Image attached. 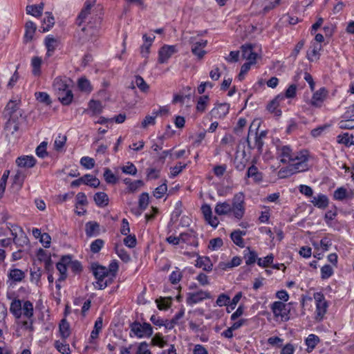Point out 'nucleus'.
<instances>
[{
    "instance_id": "nucleus-53",
    "label": "nucleus",
    "mask_w": 354,
    "mask_h": 354,
    "mask_svg": "<svg viewBox=\"0 0 354 354\" xmlns=\"http://www.w3.org/2000/svg\"><path fill=\"white\" fill-rule=\"evenodd\" d=\"M241 297L242 292H239L235 295V296L232 298L231 301L230 300V303L227 306V312L228 313H230L231 310H234L236 308V304L239 303Z\"/></svg>"
},
{
    "instance_id": "nucleus-44",
    "label": "nucleus",
    "mask_w": 354,
    "mask_h": 354,
    "mask_svg": "<svg viewBox=\"0 0 354 354\" xmlns=\"http://www.w3.org/2000/svg\"><path fill=\"white\" fill-rule=\"evenodd\" d=\"M281 3V0H264L263 13L266 14L270 10H273Z\"/></svg>"
},
{
    "instance_id": "nucleus-2",
    "label": "nucleus",
    "mask_w": 354,
    "mask_h": 354,
    "mask_svg": "<svg viewBox=\"0 0 354 354\" xmlns=\"http://www.w3.org/2000/svg\"><path fill=\"white\" fill-rule=\"evenodd\" d=\"M91 270L97 279L95 284H94L96 288L103 290L112 283L110 278H108L107 268L97 263H92Z\"/></svg>"
},
{
    "instance_id": "nucleus-24",
    "label": "nucleus",
    "mask_w": 354,
    "mask_h": 354,
    "mask_svg": "<svg viewBox=\"0 0 354 354\" xmlns=\"http://www.w3.org/2000/svg\"><path fill=\"white\" fill-rule=\"evenodd\" d=\"M85 232L88 237L96 236L100 234V225L95 221H89L86 223Z\"/></svg>"
},
{
    "instance_id": "nucleus-30",
    "label": "nucleus",
    "mask_w": 354,
    "mask_h": 354,
    "mask_svg": "<svg viewBox=\"0 0 354 354\" xmlns=\"http://www.w3.org/2000/svg\"><path fill=\"white\" fill-rule=\"evenodd\" d=\"M46 17L42 21V26L41 27L43 32L48 31L55 24V19L52 13L46 12Z\"/></svg>"
},
{
    "instance_id": "nucleus-59",
    "label": "nucleus",
    "mask_w": 354,
    "mask_h": 354,
    "mask_svg": "<svg viewBox=\"0 0 354 354\" xmlns=\"http://www.w3.org/2000/svg\"><path fill=\"white\" fill-rule=\"evenodd\" d=\"M80 164L87 169H91L95 166V160L88 156H84L80 159Z\"/></svg>"
},
{
    "instance_id": "nucleus-23",
    "label": "nucleus",
    "mask_w": 354,
    "mask_h": 354,
    "mask_svg": "<svg viewBox=\"0 0 354 354\" xmlns=\"http://www.w3.org/2000/svg\"><path fill=\"white\" fill-rule=\"evenodd\" d=\"M230 203L227 201L218 202L214 207V212L218 216L229 215L230 214Z\"/></svg>"
},
{
    "instance_id": "nucleus-50",
    "label": "nucleus",
    "mask_w": 354,
    "mask_h": 354,
    "mask_svg": "<svg viewBox=\"0 0 354 354\" xmlns=\"http://www.w3.org/2000/svg\"><path fill=\"white\" fill-rule=\"evenodd\" d=\"M122 173L128 175L136 176L137 174L136 167L131 162H128L126 165L121 167Z\"/></svg>"
},
{
    "instance_id": "nucleus-63",
    "label": "nucleus",
    "mask_w": 354,
    "mask_h": 354,
    "mask_svg": "<svg viewBox=\"0 0 354 354\" xmlns=\"http://www.w3.org/2000/svg\"><path fill=\"white\" fill-rule=\"evenodd\" d=\"M56 268L60 274L58 281H64L67 277L66 272H67L68 267H66V266L63 265L62 263L58 262L56 264Z\"/></svg>"
},
{
    "instance_id": "nucleus-20",
    "label": "nucleus",
    "mask_w": 354,
    "mask_h": 354,
    "mask_svg": "<svg viewBox=\"0 0 354 354\" xmlns=\"http://www.w3.org/2000/svg\"><path fill=\"white\" fill-rule=\"evenodd\" d=\"M16 163L19 167L31 168L35 166L36 159L32 156H24L17 158Z\"/></svg>"
},
{
    "instance_id": "nucleus-48",
    "label": "nucleus",
    "mask_w": 354,
    "mask_h": 354,
    "mask_svg": "<svg viewBox=\"0 0 354 354\" xmlns=\"http://www.w3.org/2000/svg\"><path fill=\"white\" fill-rule=\"evenodd\" d=\"M182 277V272L179 268H176L175 270L172 271L170 274L169 280L172 284H176L181 280Z\"/></svg>"
},
{
    "instance_id": "nucleus-28",
    "label": "nucleus",
    "mask_w": 354,
    "mask_h": 354,
    "mask_svg": "<svg viewBox=\"0 0 354 354\" xmlns=\"http://www.w3.org/2000/svg\"><path fill=\"white\" fill-rule=\"evenodd\" d=\"M93 199L96 205L100 207H106L109 204L108 195L103 192L95 193Z\"/></svg>"
},
{
    "instance_id": "nucleus-19",
    "label": "nucleus",
    "mask_w": 354,
    "mask_h": 354,
    "mask_svg": "<svg viewBox=\"0 0 354 354\" xmlns=\"http://www.w3.org/2000/svg\"><path fill=\"white\" fill-rule=\"evenodd\" d=\"M241 53L243 59L248 60V62L253 61V63H256L258 55L253 51L251 44L243 45L241 47Z\"/></svg>"
},
{
    "instance_id": "nucleus-47",
    "label": "nucleus",
    "mask_w": 354,
    "mask_h": 354,
    "mask_svg": "<svg viewBox=\"0 0 354 354\" xmlns=\"http://www.w3.org/2000/svg\"><path fill=\"white\" fill-rule=\"evenodd\" d=\"M158 116V113H155V110L153 111L151 115H147L143 121L142 122L141 126L145 129L149 125H154L156 123V118Z\"/></svg>"
},
{
    "instance_id": "nucleus-17",
    "label": "nucleus",
    "mask_w": 354,
    "mask_h": 354,
    "mask_svg": "<svg viewBox=\"0 0 354 354\" xmlns=\"http://www.w3.org/2000/svg\"><path fill=\"white\" fill-rule=\"evenodd\" d=\"M19 106L17 101L10 100L7 104L5 110V117L19 118L21 113L18 112Z\"/></svg>"
},
{
    "instance_id": "nucleus-57",
    "label": "nucleus",
    "mask_w": 354,
    "mask_h": 354,
    "mask_svg": "<svg viewBox=\"0 0 354 354\" xmlns=\"http://www.w3.org/2000/svg\"><path fill=\"white\" fill-rule=\"evenodd\" d=\"M338 126L342 129H354V119H344L338 123Z\"/></svg>"
},
{
    "instance_id": "nucleus-55",
    "label": "nucleus",
    "mask_w": 354,
    "mask_h": 354,
    "mask_svg": "<svg viewBox=\"0 0 354 354\" xmlns=\"http://www.w3.org/2000/svg\"><path fill=\"white\" fill-rule=\"evenodd\" d=\"M134 83L142 92H147L149 90V85L146 83L145 80L140 75L135 77Z\"/></svg>"
},
{
    "instance_id": "nucleus-36",
    "label": "nucleus",
    "mask_w": 354,
    "mask_h": 354,
    "mask_svg": "<svg viewBox=\"0 0 354 354\" xmlns=\"http://www.w3.org/2000/svg\"><path fill=\"white\" fill-rule=\"evenodd\" d=\"M59 329L60 335L64 340L69 337L71 334L70 326L65 319L61 321L59 326Z\"/></svg>"
},
{
    "instance_id": "nucleus-21",
    "label": "nucleus",
    "mask_w": 354,
    "mask_h": 354,
    "mask_svg": "<svg viewBox=\"0 0 354 354\" xmlns=\"http://www.w3.org/2000/svg\"><path fill=\"white\" fill-rule=\"evenodd\" d=\"M45 46L47 49L46 56L50 57L58 46V41L53 35H48L44 40Z\"/></svg>"
},
{
    "instance_id": "nucleus-1",
    "label": "nucleus",
    "mask_w": 354,
    "mask_h": 354,
    "mask_svg": "<svg viewBox=\"0 0 354 354\" xmlns=\"http://www.w3.org/2000/svg\"><path fill=\"white\" fill-rule=\"evenodd\" d=\"M276 156L279 161L288 164L280 169L279 174L284 178L308 169V154L306 151L294 152L290 145H283L279 140L276 144Z\"/></svg>"
},
{
    "instance_id": "nucleus-38",
    "label": "nucleus",
    "mask_w": 354,
    "mask_h": 354,
    "mask_svg": "<svg viewBox=\"0 0 354 354\" xmlns=\"http://www.w3.org/2000/svg\"><path fill=\"white\" fill-rule=\"evenodd\" d=\"M338 142L344 144L346 146L354 145V135L348 133H344L337 136Z\"/></svg>"
},
{
    "instance_id": "nucleus-35",
    "label": "nucleus",
    "mask_w": 354,
    "mask_h": 354,
    "mask_svg": "<svg viewBox=\"0 0 354 354\" xmlns=\"http://www.w3.org/2000/svg\"><path fill=\"white\" fill-rule=\"evenodd\" d=\"M10 311L16 318H19L21 316V302L19 299H14L11 302Z\"/></svg>"
},
{
    "instance_id": "nucleus-41",
    "label": "nucleus",
    "mask_w": 354,
    "mask_h": 354,
    "mask_svg": "<svg viewBox=\"0 0 354 354\" xmlns=\"http://www.w3.org/2000/svg\"><path fill=\"white\" fill-rule=\"evenodd\" d=\"M25 28H26V32H25V35H24L25 38L27 40H31L34 36V34H35L36 28H37L36 25L32 21H29L26 22Z\"/></svg>"
},
{
    "instance_id": "nucleus-5",
    "label": "nucleus",
    "mask_w": 354,
    "mask_h": 354,
    "mask_svg": "<svg viewBox=\"0 0 354 354\" xmlns=\"http://www.w3.org/2000/svg\"><path fill=\"white\" fill-rule=\"evenodd\" d=\"M254 125V122H253L250 127L247 139L248 146L251 149L257 148L258 152L261 153L262 152L263 141L261 137L257 136V132L256 131L258 130L259 124H257V127L253 129V127Z\"/></svg>"
},
{
    "instance_id": "nucleus-6",
    "label": "nucleus",
    "mask_w": 354,
    "mask_h": 354,
    "mask_svg": "<svg viewBox=\"0 0 354 354\" xmlns=\"http://www.w3.org/2000/svg\"><path fill=\"white\" fill-rule=\"evenodd\" d=\"M314 298L316 302L315 319L321 321L326 313L328 304L324 295L320 292L315 293Z\"/></svg>"
},
{
    "instance_id": "nucleus-52",
    "label": "nucleus",
    "mask_w": 354,
    "mask_h": 354,
    "mask_svg": "<svg viewBox=\"0 0 354 354\" xmlns=\"http://www.w3.org/2000/svg\"><path fill=\"white\" fill-rule=\"evenodd\" d=\"M274 260V255L272 254H270L263 259L259 258L257 259V264L260 267L266 268L271 265Z\"/></svg>"
},
{
    "instance_id": "nucleus-8",
    "label": "nucleus",
    "mask_w": 354,
    "mask_h": 354,
    "mask_svg": "<svg viewBox=\"0 0 354 354\" xmlns=\"http://www.w3.org/2000/svg\"><path fill=\"white\" fill-rule=\"evenodd\" d=\"M177 52L176 45H164L158 51V62L160 64L167 62L169 59Z\"/></svg>"
},
{
    "instance_id": "nucleus-13",
    "label": "nucleus",
    "mask_w": 354,
    "mask_h": 354,
    "mask_svg": "<svg viewBox=\"0 0 354 354\" xmlns=\"http://www.w3.org/2000/svg\"><path fill=\"white\" fill-rule=\"evenodd\" d=\"M230 104L227 103H217L211 110L210 115L216 119H223L229 113Z\"/></svg>"
},
{
    "instance_id": "nucleus-49",
    "label": "nucleus",
    "mask_w": 354,
    "mask_h": 354,
    "mask_svg": "<svg viewBox=\"0 0 354 354\" xmlns=\"http://www.w3.org/2000/svg\"><path fill=\"white\" fill-rule=\"evenodd\" d=\"M104 245V241L101 239H97L91 242L90 245V250L91 252L95 254L99 252Z\"/></svg>"
},
{
    "instance_id": "nucleus-7",
    "label": "nucleus",
    "mask_w": 354,
    "mask_h": 354,
    "mask_svg": "<svg viewBox=\"0 0 354 354\" xmlns=\"http://www.w3.org/2000/svg\"><path fill=\"white\" fill-rule=\"evenodd\" d=\"M270 309L275 317H280L282 321H288L289 319V310L287 309L286 305L282 301H274L270 306Z\"/></svg>"
},
{
    "instance_id": "nucleus-14",
    "label": "nucleus",
    "mask_w": 354,
    "mask_h": 354,
    "mask_svg": "<svg viewBox=\"0 0 354 354\" xmlns=\"http://www.w3.org/2000/svg\"><path fill=\"white\" fill-rule=\"evenodd\" d=\"M201 209L207 223L214 228L216 227L219 221L216 216H214L212 215V210L210 205L208 204H203L201 206Z\"/></svg>"
},
{
    "instance_id": "nucleus-27",
    "label": "nucleus",
    "mask_w": 354,
    "mask_h": 354,
    "mask_svg": "<svg viewBox=\"0 0 354 354\" xmlns=\"http://www.w3.org/2000/svg\"><path fill=\"white\" fill-rule=\"evenodd\" d=\"M245 234L246 232L237 230L231 233L230 237L234 244L243 248L245 244L242 237Z\"/></svg>"
},
{
    "instance_id": "nucleus-42",
    "label": "nucleus",
    "mask_w": 354,
    "mask_h": 354,
    "mask_svg": "<svg viewBox=\"0 0 354 354\" xmlns=\"http://www.w3.org/2000/svg\"><path fill=\"white\" fill-rule=\"evenodd\" d=\"M33 305L30 301H24L23 306L21 305V313L23 315L30 319L33 316Z\"/></svg>"
},
{
    "instance_id": "nucleus-43",
    "label": "nucleus",
    "mask_w": 354,
    "mask_h": 354,
    "mask_svg": "<svg viewBox=\"0 0 354 354\" xmlns=\"http://www.w3.org/2000/svg\"><path fill=\"white\" fill-rule=\"evenodd\" d=\"M83 176H84V185L96 188L100 184V180L93 175L85 174Z\"/></svg>"
},
{
    "instance_id": "nucleus-61",
    "label": "nucleus",
    "mask_w": 354,
    "mask_h": 354,
    "mask_svg": "<svg viewBox=\"0 0 354 354\" xmlns=\"http://www.w3.org/2000/svg\"><path fill=\"white\" fill-rule=\"evenodd\" d=\"M149 194L147 193L144 192V193L141 194L140 196L139 202H138L139 207L142 210H145L149 205Z\"/></svg>"
},
{
    "instance_id": "nucleus-12",
    "label": "nucleus",
    "mask_w": 354,
    "mask_h": 354,
    "mask_svg": "<svg viewBox=\"0 0 354 354\" xmlns=\"http://www.w3.org/2000/svg\"><path fill=\"white\" fill-rule=\"evenodd\" d=\"M192 52L198 59H202L206 54V51L204 50L207 46V41L205 39L196 40L192 39Z\"/></svg>"
},
{
    "instance_id": "nucleus-11",
    "label": "nucleus",
    "mask_w": 354,
    "mask_h": 354,
    "mask_svg": "<svg viewBox=\"0 0 354 354\" xmlns=\"http://www.w3.org/2000/svg\"><path fill=\"white\" fill-rule=\"evenodd\" d=\"M327 96V89L324 87L320 88L319 90L314 92L310 100V104L315 108H320Z\"/></svg>"
},
{
    "instance_id": "nucleus-40",
    "label": "nucleus",
    "mask_w": 354,
    "mask_h": 354,
    "mask_svg": "<svg viewBox=\"0 0 354 354\" xmlns=\"http://www.w3.org/2000/svg\"><path fill=\"white\" fill-rule=\"evenodd\" d=\"M172 298L171 297H160L156 300L157 306L160 310H167L170 308Z\"/></svg>"
},
{
    "instance_id": "nucleus-56",
    "label": "nucleus",
    "mask_w": 354,
    "mask_h": 354,
    "mask_svg": "<svg viewBox=\"0 0 354 354\" xmlns=\"http://www.w3.org/2000/svg\"><path fill=\"white\" fill-rule=\"evenodd\" d=\"M151 344L160 348H163L167 345V341L163 339L160 333H157L152 338Z\"/></svg>"
},
{
    "instance_id": "nucleus-3",
    "label": "nucleus",
    "mask_w": 354,
    "mask_h": 354,
    "mask_svg": "<svg viewBox=\"0 0 354 354\" xmlns=\"http://www.w3.org/2000/svg\"><path fill=\"white\" fill-rule=\"evenodd\" d=\"M230 214H232L235 218L241 220L243 217L245 207V196L243 192H239L234 196L232 203L230 204Z\"/></svg>"
},
{
    "instance_id": "nucleus-4",
    "label": "nucleus",
    "mask_w": 354,
    "mask_h": 354,
    "mask_svg": "<svg viewBox=\"0 0 354 354\" xmlns=\"http://www.w3.org/2000/svg\"><path fill=\"white\" fill-rule=\"evenodd\" d=\"M130 336H136L138 338L149 337L153 334V329L149 323H143L142 324L135 322L131 324Z\"/></svg>"
},
{
    "instance_id": "nucleus-31",
    "label": "nucleus",
    "mask_w": 354,
    "mask_h": 354,
    "mask_svg": "<svg viewBox=\"0 0 354 354\" xmlns=\"http://www.w3.org/2000/svg\"><path fill=\"white\" fill-rule=\"evenodd\" d=\"M44 10V3L38 5H30L26 6V12L28 15H31L35 17L41 16Z\"/></svg>"
},
{
    "instance_id": "nucleus-46",
    "label": "nucleus",
    "mask_w": 354,
    "mask_h": 354,
    "mask_svg": "<svg viewBox=\"0 0 354 354\" xmlns=\"http://www.w3.org/2000/svg\"><path fill=\"white\" fill-rule=\"evenodd\" d=\"M36 100L46 105H50L52 103L50 95L46 92H36L35 93Z\"/></svg>"
},
{
    "instance_id": "nucleus-18",
    "label": "nucleus",
    "mask_w": 354,
    "mask_h": 354,
    "mask_svg": "<svg viewBox=\"0 0 354 354\" xmlns=\"http://www.w3.org/2000/svg\"><path fill=\"white\" fill-rule=\"evenodd\" d=\"M96 0H86L84 3V6L79 14L77 23L78 26H81L82 23L84 21V19L88 17L90 14L91 9L95 3Z\"/></svg>"
},
{
    "instance_id": "nucleus-16",
    "label": "nucleus",
    "mask_w": 354,
    "mask_h": 354,
    "mask_svg": "<svg viewBox=\"0 0 354 354\" xmlns=\"http://www.w3.org/2000/svg\"><path fill=\"white\" fill-rule=\"evenodd\" d=\"M71 80L66 77H56L53 82V88L58 95L60 93L64 92V91L69 88V82Z\"/></svg>"
},
{
    "instance_id": "nucleus-10",
    "label": "nucleus",
    "mask_w": 354,
    "mask_h": 354,
    "mask_svg": "<svg viewBox=\"0 0 354 354\" xmlns=\"http://www.w3.org/2000/svg\"><path fill=\"white\" fill-rule=\"evenodd\" d=\"M12 242L18 247H24L28 243V239L22 227H17L12 230Z\"/></svg>"
},
{
    "instance_id": "nucleus-34",
    "label": "nucleus",
    "mask_w": 354,
    "mask_h": 354,
    "mask_svg": "<svg viewBox=\"0 0 354 354\" xmlns=\"http://www.w3.org/2000/svg\"><path fill=\"white\" fill-rule=\"evenodd\" d=\"M41 64L42 59L39 57L35 56L31 59L32 72L35 76L40 75Z\"/></svg>"
},
{
    "instance_id": "nucleus-9",
    "label": "nucleus",
    "mask_w": 354,
    "mask_h": 354,
    "mask_svg": "<svg viewBox=\"0 0 354 354\" xmlns=\"http://www.w3.org/2000/svg\"><path fill=\"white\" fill-rule=\"evenodd\" d=\"M211 295L207 291L199 290L196 292H189L186 299L187 304L193 306L203 301L206 299H210Z\"/></svg>"
},
{
    "instance_id": "nucleus-26",
    "label": "nucleus",
    "mask_w": 354,
    "mask_h": 354,
    "mask_svg": "<svg viewBox=\"0 0 354 354\" xmlns=\"http://www.w3.org/2000/svg\"><path fill=\"white\" fill-rule=\"evenodd\" d=\"M195 266L207 272L211 271L213 267L209 258L207 257H199L196 261Z\"/></svg>"
},
{
    "instance_id": "nucleus-51",
    "label": "nucleus",
    "mask_w": 354,
    "mask_h": 354,
    "mask_svg": "<svg viewBox=\"0 0 354 354\" xmlns=\"http://www.w3.org/2000/svg\"><path fill=\"white\" fill-rule=\"evenodd\" d=\"M77 85L78 88L82 91L90 92L91 91L90 82L84 77H81L79 79Z\"/></svg>"
},
{
    "instance_id": "nucleus-45",
    "label": "nucleus",
    "mask_w": 354,
    "mask_h": 354,
    "mask_svg": "<svg viewBox=\"0 0 354 354\" xmlns=\"http://www.w3.org/2000/svg\"><path fill=\"white\" fill-rule=\"evenodd\" d=\"M209 102V96L208 95H203L199 97L197 104H196V110L198 112L203 113L205 111L207 105Z\"/></svg>"
},
{
    "instance_id": "nucleus-15",
    "label": "nucleus",
    "mask_w": 354,
    "mask_h": 354,
    "mask_svg": "<svg viewBox=\"0 0 354 354\" xmlns=\"http://www.w3.org/2000/svg\"><path fill=\"white\" fill-rule=\"evenodd\" d=\"M19 129L18 118H8L6 122L3 133L6 138H10Z\"/></svg>"
},
{
    "instance_id": "nucleus-32",
    "label": "nucleus",
    "mask_w": 354,
    "mask_h": 354,
    "mask_svg": "<svg viewBox=\"0 0 354 354\" xmlns=\"http://www.w3.org/2000/svg\"><path fill=\"white\" fill-rule=\"evenodd\" d=\"M59 100L64 105H69L73 99L72 91L68 88L57 95Z\"/></svg>"
},
{
    "instance_id": "nucleus-37",
    "label": "nucleus",
    "mask_w": 354,
    "mask_h": 354,
    "mask_svg": "<svg viewBox=\"0 0 354 354\" xmlns=\"http://www.w3.org/2000/svg\"><path fill=\"white\" fill-rule=\"evenodd\" d=\"M88 109L89 111L91 113V115H97L102 113L103 109V106L102 102L97 100H91L88 103Z\"/></svg>"
},
{
    "instance_id": "nucleus-60",
    "label": "nucleus",
    "mask_w": 354,
    "mask_h": 354,
    "mask_svg": "<svg viewBox=\"0 0 354 354\" xmlns=\"http://www.w3.org/2000/svg\"><path fill=\"white\" fill-rule=\"evenodd\" d=\"M104 178L106 182L109 184H115L118 181V178L109 169H105L104 172Z\"/></svg>"
},
{
    "instance_id": "nucleus-54",
    "label": "nucleus",
    "mask_w": 354,
    "mask_h": 354,
    "mask_svg": "<svg viewBox=\"0 0 354 354\" xmlns=\"http://www.w3.org/2000/svg\"><path fill=\"white\" fill-rule=\"evenodd\" d=\"M55 346L57 351L62 354H68L70 353L69 345L66 344L65 341H56L55 342Z\"/></svg>"
},
{
    "instance_id": "nucleus-39",
    "label": "nucleus",
    "mask_w": 354,
    "mask_h": 354,
    "mask_svg": "<svg viewBox=\"0 0 354 354\" xmlns=\"http://www.w3.org/2000/svg\"><path fill=\"white\" fill-rule=\"evenodd\" d=\"M319 342V339L317 335L314 334L309 335L306 339V344L308 346V352H311L315 348Z\"/></svg>"
},
{
    "instance_id": "nucleus-25",
    "label": "nucleus",
    "mask_w": 354,
    "mask_h": 354,
    "mask_svg": "<svg viewBox=\"0 0 354 354\" xmlns=\"http://www.w3.org/2000/svg\"><path fill=\"white\" fill-rule=\"evenodd\" d=\"M284 98L283 95H279L274 100H272L267 106L268 110L274 113L276 115L279 116L281 115V111L278 109L279 101Z\"/></svg>"
},
{
    "instance_id": "nucleus-33",
    "label": "nucleus",
    "mask_w": 354,
    "mask_h": 354,
    "mask_svg": "<svg viewBox=\"0 0 354 354\" xmlns=\"http://www.w3.org/2000/svg\"><path fill=\"white\" fill-rule=\"evenodd\" d=\"M247 176L248 178H253L254 181L256 183H259L263 179L262 173L259 171L257 167L254 165L250 166L247 171Z\"/></svg>"
},
{
    "instance_id": "nucleus-29",
    "label": "nucleus",
    "mask_w": 354,
    "mask_h": 354,
    "mask_svg": "<svg viewBox=\"0 0 354 354\" xmlns=\"http://www.w3.org/2000/svg\"><path fill=\"white\" fill-rule=\"evenodd\" d=\"M8 278L12 281L21 282L25 278V273L18 268L10 269L8 272Z\"/></svg>"
},
{
    "instance_id": "nucleus-22",
    "label": "nucleus",
    "mask_w": 354,
    "mask_h": 354,
    "mask_svg": "<svg viewBox=\"0 0 354 354\" xmlns=\"http://www.w3.org/2000/svg\"><path fill=\"white\" fill-rule=\"evenodd\" d=\"M310 202L319 209H325L328 205V198L323 194H319L312 198Z\"/></svg>"
},
{
    "instance_id": "nucleus-58",
    "label": "nucleus",
    "mask_w": 354,
    "mask_h": 354,
    "mask_svg": "<svg viewBox=\"0 0 354 354\" xmlns=\"http://www.w3.org/2000/svg\"><path fill=\"white\" fill-rule=\"evenodd\" d=\"M107 269H108V278H110V279L113 282V280L115 277L117 271L118 270V262H116V261L111 262L109 264V268H107Z\"/></svg>"
},
{
    "instance_id": "nucleus-62",
    "label": "nucleus",
    "mask_w": 354,
    "mask_h": 354,
    "mask_svg": "<svg viewBox=\"0 0 354 354\" xmlns=\"http://www.w3.org/2000/svg\"><path fill=\"white\" fill-rule=\"evenodd\" d=\"M333 274V269L329 265H325L321 268V277L323 279H326Z\"/></svg>"
},
{
    "instance_id": "nucleus-64",
    "label": "nucleus",
    "mask_w": 354,
    "mask_h": 354,
    "mask_svg": "<svg viewBox=\"0 0 354 354\" xmlns=\"http://www.w3.org/2000/svg\"><path fill=\"white\" fill-rule=\"evenodd\" d=\"M47 142L44 141L42 142L35 150L36 154L38 157L44 158L47 156L46 152Z\"/></svg>"
}]
</instances>
